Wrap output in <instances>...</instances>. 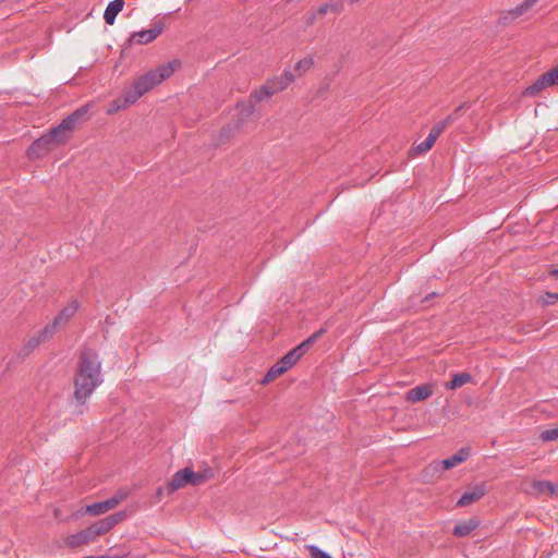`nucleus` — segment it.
I'll return each mask as SVG.
<instances>
[{"label":"nucleus","instance_id":"nucleus-27","mask_svg":"<svg viewBox=\"0 0 558 558\" xmlns=\"http://www.w3.org/2000/svg\"><path fill=\"white\" fill-rule=\"evenodd\" d=\"M541 438L545 441H553V440L558 439V428H551V429L544 430L541 434Z\"/></svg>","mask_w":558,"mask_h":558},{"label":"nucleus","instance_id":"nucleus-25","mask_svg":"<svg viewBox=\"0 0 558 558\" xmlns=\"http://www.w3.org/2000/svg\"><path fill=\"white\" fill-rule=\"evenodd\" d=\"M129 496V492L125 489H119L116 492V494L110 497L108 500L111 505V507L114 509L117 508L122 501H124Z\"/></svg>","mask_w":558,"mask_h":558},{"label":"nucleus","instance_id":"nucleus-33","mask_svg":"<svg viewBox=\"0 0 558 558\" xmlns=\"http://www.w3.org/2000/svg\"><path fill=\"white\" fill-rule=\"evenodd\" d=\"M550 275L555 278H558V268L550 270Z\"/></svg>","mask_w":558,"mask_h":558},{"label":"nucleus","instance_id":"nucleus-8","mask_svg":"<svg viewBox=\"0 0 558 558\" xmlns=\"http://www.w3.org/2000/svg\"><path fill=\"white\" fill-rule=\"evenodd\" d=\"M469 457L470 449L461 448L450 458L430 463L425 471L435 474L445 470H449L463 463Z\"/></svg>","mask_w":558,"mask_h":558},{"label":"nucleus","instance_id":"nucleus-12","mask_svg":"<svg viewBox=\"0 0 558 558\" xmlns=\"http://www.w3.org/2000/svg\"><path fill=\"white\" fill-rule=\"evenodd\" d=\"M487 493V486L485 483H478L474 485H470L468 489L462 494L461 498L458 500V507H466L470 506L480 499H482Z\"/></svg>","mask_w":558,"mask_h":558},{"label":"nucleus","instance_id":"nucleus-6","mask_svg":"<svg viewBox=\"0 0 558 558\" xmlns=\"http://www.w3.org/2000/svg\"><path fill=\"white\" fill-rule=\"evenodd\" d=\"M211 477L213 472L210 469H205L201 472H194L190 468H184L173 474L171 481L167 485V492L168 494H172L173 492L183 488L186 485L199 486L205 484Z\"/></svg>","mask_w":558,"mask_h":558},{"label":"nucleus","instance_id":"nucleus-18","mask_svg":"<svg viewBox=\"0 0 558 558\" xmlns=\"http://www.w3.org/2000/svg\"><path fill=\"white\" fill-rule=\"evenodd\" d=\"M254 112V106L251 102L242 104L238 107V122L235 125L236 130H240L244 123L252 117Z\"/></svg>","mask_w":558,"mask_h":558},{"label":"nucleus","instance_id":"nucleus-24","mask_svg":"<svg viewBox=\"0 0 558 558\" xmlns=\"http://www.w3.org/2000/svg\"><path fill=\"white\" fill-rule=\"evenodd\" d=\"M538 0H524L520 5L515 9L511 10L509 13L513 19L519 17L524 14L527 10H530Z\"/></svg>","mask_w":558,"mask_h":558},{"label":"nucleus","instance_id":"nucleus-9","mask_svg":"<svg viewBox=\"0 0 558 558\" xmlns=\"http://www.w3.org/2000/svg\"><path fill=\"white\" fill-rule=\"evenodd\" d=\"M77 308V301H71L61 310V312L56 316L53 322L43 329V333H48V336H52L60 327L64 326L75 315Z\"/></svg>","mask_w":558,"mask_h":558},{"label":"nucleus","instance_id":"nucleus-2","mask_svg":"<svg viewBox=\"0 0 558 558\" xmlns=\"http://www.w3.org/2000/svg\"><path fill=\"white\" fill-rule=\"evenodd\" d=\"M100 362L96 354L84 353L78 364L74 379V398L78 403H85L94 389L100 385Z\"/></svg>","mask_w":558,"mask_h":558},{"label":"nucleus","instance_id":"nucleus-29","mask_svg":"<svg viewBox=\"0 0 558 558\" xmlns=\"http://www.w3.org/2000/svg\"><path fill=\"white\" fill-rule=\"evenodd\" d=\"M308 550L312 558H331L327 553L314 545L308 546Z\"/></svg>","mask_w":558,"mask_h":558},{"label":"nucleus","instance_id":"nucleus-19","mask_svg":"<svg viewBox=\"0 0 558 558\" xmlns=\"http://www.w3.org/2000/svg\"><path fill=\"white\" fill-rule=\"evenodd\" d=\"M472 380V377L469 373H458L452 375V378L449 383L445 384V387L454 390L465 384H469Z\"/></svg>","mask_w":558,"mask_h":558},{"label":"nucleus","instance_id":"nucleus-16","mask_svg":"<svg viewBox=\"0 0 558 558\" xmlns=\"http://www.w3.org/2000/svg\"><path fill=\"white\" fill-rule=\"evenodd\" d=\"M123 5V0H113L108 4L104 14L107 24L112 25L114 23L116 16L122 11Z\"/></svg>","mask_w":558,"mask_h":558},{"label":"nucleus","instance_id":"nucleus-26","mask_svg":"<svg viewBox=\"0 0 558 558\" xmlns=\"http://www.w3.org/2000/svg\"><path fill=\"white\" fill-rule=\"evenodd\" d=\"M65 544H66L69 547H72V548H75V547H80V546L86 545V543H85V541H84V537H83V534H82V532H81V531H80L78 533H76V534L70 535V536L65 539Z\"/></svg>","mask_w":558,"mask_h":558},{"label":"nucleus","instance_id":"nucleus-30","mask_svg":"<svg viewBox=\"0 0 558 558\" xmlns=\"http://www.w3.org/2000/svg\"><path fill=\"white\" fill-rule=\"evenodd\" d=\"M557 301H558V293L547 292L545 295L542 296V304L545 306L554 304Z\"/></svg>","mask_w":558,"mask_h":558},{"label":"nucleus","instance_id":"nucleus-14","mask_svg":"<svg viewBox=\"0 0 558 558\" xmlns=\"http://www.w3.org/2000/svg\"><path fill=\"white\" fill-rule=\"evenodd\" d=\"M478 526H480V521L476 518H469L466 520L459 521L456 524L452 533L457 537H465V536H469Z\"/></svg>","mask_w":558,"mask_h":558},{"label":"nucleus","instance_id":"nucleus-17","mask_svg":"<svg viewBox=\"0 0 558 558\" xmlns=\"http://www.w3.org/2000/svg\"><path fill=\"white\" fill-rule=\"evenodd\" d=\"M553 86L547 80L546 75H541L531 86L524 90V95L534 97L538 95L543 89Z\"/></svg>","mask_w":558,"mask_h":558},{"label":"nucleus","instance_id":"nucleus-3","mask_svg":"<svg viewBox=\"0 0 558 558\" xmlns=\"http://www.w3.org/2000/svg\"><path fill=\"white\" fill-rule=\"evenodd\" d=\"M81 116V111H76L72 117L64 119L62 123L54 128L50 133L43 135L35 141L27 149L29 158H39L47 154L56 146L64 143L68 140V133L72 130L75 120Z\"/></svg>","mask_w":558,"mask_h":558},{"label":"nucleus","instance_id":"nucleus-31","mask_svg":"<svg viewBox=\"0 0 558 558\" xmlns=\"http://www.w3.org/2000/svg\"><path fill=\"white\" fill-rule=\"evenodd\" d=\"M544 74L553 86L558 84V65Z\"/></svg>","mask_w":558,"mask_h":558},{"label":"nucleus","instance_id":"nucleus-11","mask_svg":"<svg viewBox=\"0 0 558 558\" xmlns=\"http://www.w3.org/2000/svg\"><path fill=\"white\" fill-rule=\"evenodd\" d=\"M165 29L162 22H156L150 28L135 32L131 35L130 41L137 45H147L153 43Z\"/></svg>","mask_w":558,"mask_h":558},{"label":"nucleus","instance_id":"nucleus-13","mask_svg":"<svg viewBox=\"0 0 558 558\" xmlns=\"http://www.w3.org/2000/svg\"><path fill=\"white\" fill-rule=\"evenodd\" d=\"M433 386L429 384L416 386L407 392L405 399L409 402L415 403L429 398L433 395Z\"/></svg>","mask_w":558,"mask_h":558},{"label":"nucleus","instance_id":"nucleus-7","mask_svg":"<svg viewBox=\"0 0 558 558\" xmlns=\"http://www.w3.org/2000/svg\"><path fill=\"white\" fill-rule=\"evenodd\" d=\"M522 492L532 497L558 498V482L531 480L522 483Z\"/></svg>","mask_w":558,"mask_h":558},{"label":"nucleus","instance_id":"nucleus-15","mask_svg":"<svg viewBox=\"0 0 558 558\" xmlns=\"http://www.w3.org/2000/svg\"><path fill=\"white\" fill-rule=\"evenodd\" d=\"M110 510H113V508L111 507L109 500L107 499L104 501H99V502H95V504L86 506L83 510V513L98 517V515L107 513Z\"/></svg>","mask_w":558,"mask_h":558},{"label":"nucleus","instance_id":"nucleus-32","mask_svg":"<svg viewBox=\"0 0 558 558\" xmlns=\"http://www.w3.org/2000/svg\"><path fill=\"white\" fill-rule=\"evenodd\" d=\"M167 487H159L155 494V497H156V501H160L165 495V492H166Z\"/></svg>","mask_w":558,"mask_h":558},{"label":"nucleus","instance_id":"nucleus-23","mask_svg":"<svg viewBox=\"0 0 558 558\" xmlns=\"http://www.w3.org/2000/svg\"><path fill=\"white\" fill-rule=\"evenodd\" d=\"M434 142L432 141V138H426L424 142L420 143V144H416L414 145L409 154L411 157H415L417 155H421V154H424V153H427L429 149H432V147L434 146Z\"/></svg>","mask_w":558,"mask_h":558},{"label":"nucleus","instance_id":"nucleus-28","mask_svg":"<svg viewBox=\"0 0 558 558\" xmlns=\"http://www.w3.org/2000/svg\"><path fill=\"white\" fill-rule=\"evenodd\" d=\"M84 537V541L87 544L95 542L98 537L95 535L94 530L89 525L88 527L81 531Z\"/></svg>","mask_w":558,"mask_h":558},{"label":"nucleus","instance_id":"nucleus-20","mask_svg":"<svg viewBox=\"0 0 558 558\" xmlns=\"http://www.w3.org/2000/svg\"><path fill=\"white\" fill-rule=\"evenodd\" d=\"M453 121V117L452 116H448L445 120L436 123L433 129L430 130L427 138H432V141L434 143H436L437 138L439 137V135L444 132V130L449 125L451 124Z\"/></svg>","mask_w":558,"mask_h":558},{"label":"nucleus","instance_id":"nucleus-22","mask_svg":"<svg viewBox=\"0 0 558 558\" xmlns=\"http://www.w3.org/2000/svg\"><path fill=\"white\" fill-rule=\"evenodd\" d=\"M51 336H48V333H43V329L31 337L24 344V350L28 353L36 349L41 341H45L49 339Z\"/></svg>","mask_w":558,"mask_h":558},{"label":"nucleus","instance_id":"nucleus-5","mask_svg":"<svg viewBox=\"0 0 558 558\" xmlns=\"http://www.w3.org/2000/svg\"><path fill=\"white\" fill-rule=\"evenodd\" d=\"M325 329L322 328L318 331L314 332L306 340L301 342L298 347L288 352L280 361H278L266 374L263 383H269L288 369H290L304 354L305 352L323 336Z\"/></svg>","mask_w":558,"mask_h":558},{"label":"nucleus","instance_id":"nucleus-21","mask_svg":"<svg viewBox=\"0 0 558 558\" xmlns=\"http://www.w3.org/2000/svg\"><path fill=\"white\" fill-rule=\"evenodd\" d=\"M453 121V117L452 116H448L445 120L436 123L433 129L430 130L427 138H432V141L434 143H436L437 138L439 137V135L444 132V130L449 125L451 124Z\"/></svg>","mask_w":558,"mask_h":558},{"label":"nucleus","instance_id":"nucleus-4","mask_svg":"<svg viewBox=\"0 0 558 558\" xmlns=\"http://www.w3.org/2000/svg\"><path fill=\"white\" fill-rule=\"evenodd\" d=\"M314 64V60L312 57H305L301 59L294 65V72L296 76L303 75L307 72ZM295 78V75L290 71H286L281 78L268 82L266 85L262 86L259 89L255 90L252 95L256 101H262L268 97H271L274 94L283 90L287 88Z\"/></svg>","mask_w":558,"mask_h":558},{"label":"nucleus","instance_id":"nucleus-1","mask_svg":"<svg viewBox=\"0 0 558 558\" xmlns=\"http://www.w3.org/2000/svg\"><path fill=\"white\" fill-rule=\"evenodd\" d=\"M181 65L182 63L179 59H173L138 76L133 82L132 86L124 90L122 97L109 104L106 111L107 114H114L121 110H125L154 87L170 78L181 69Z\"/></svg>","mask_w":558,"mask_h":558},{"label":"nucleus","instance_id":"nucleus-34","mask_svg":"<svg viewBox=\"0 0 558 558\" xmlns=\"http://www.w3.org/2000/svg\"><path fill=\"white\" fill-rule=\"evenodd\" d=\"M320 12H322V13H325V12H326V9H325V8H322V9H320Z\"/></svg>","mask_w":558,"mask_h":558},{"label":"nucleus","instance_id":"nucleus-10","mask_svg":"<svg viewBox=\"0 0 558 558\" xmlns=\"http://www.w3.org/2000/svg\"><path fill=\"white\" fill-rule=\"evenodd\" d=\"M126 518L125 512L119 511L112 513L99 521L94 522L90 526L94 530V533L97 537L107 534L110 532L116 525L122 522Z\"/></svg>","mask_w":558,"mask_h":558}]
</instances>
